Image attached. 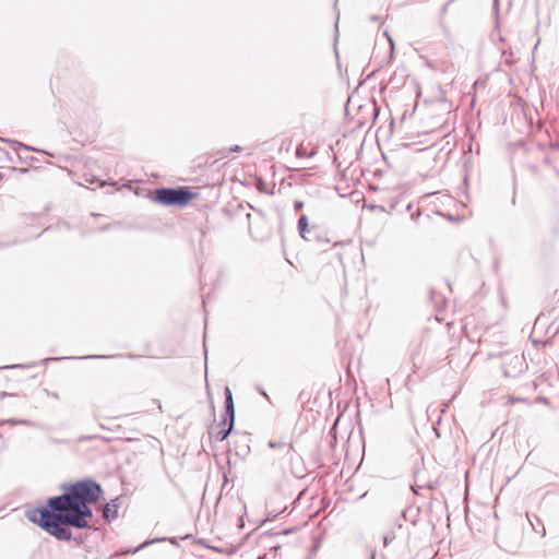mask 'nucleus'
<instances>
[{
  "label": "nucleus",
  "instance_id": "1",
  "mask_svg": "<svg viewBox=\"0 0 559 559\" xmlns=\"http://www.w3.org/2000/svg\"><path fill=\"white\" fill-rule=\"evenodd\" d=\"M59 488V495L26 510L25 518L60 542L74 539L72 528L96 531L98 521L93 506L105 500L102 485L92 477H84L64 481ZM75 542L80 545L84 538L79 536Z\"/></svg>",
  "mask_w": 559,
  "mask_h": 559
},
{
  "label": "nucleus",
  "instance_id": "2",
  "mask_svg": "<svg viewBox=\"0 0 559 559\" xmlns=\"http://www.w3.org/2000/svg\"><path fill=\"white\" fill-rule=\"evenodd\" d=\"M145 197L164 206L183 207L194 199L195 193L189 187H159L148 191Z\"/></svg>",
  "mask_w": 559,
  "mask_h": 559
},
{
  "label": "nucleus",
  "instance_id": "3",
  "mask_svg": "<svg viewBox=\"0 0 559 559\" xmlns=\"http://www.w3.org/2000/svg\"><path fill=\"white\" fill-rule=\"evenodd\" d=\"M224 397V413L218 425L221 430L215 435V439L221 442L230 436L235 426V403L229 386H225Z\"/></svg>",
  "mask_w": 559,
  "mask_h": 559
},
{
  "label": "nucleus",
  "instance_id": "4",
  "mask_svg": "<svg viewBox=\"0 0 559 559\" xmlns=\"http://www.w3.org/2000/svg\"><path fill=\"white\" fill-rule=\"evenodd\" d=\"M501 367L503 369V376L512 379L519 378L528 369L525 357L514 352L501 354Z\"/></svg>",
  "mask_w": 559,
  "mask_h": 559
},
{
  "label": "nucleus",
  "instance_id": "5",
  "mask_svg": "<svg viewBox=\"0 0 559 559\" xmlns=\"http://www.w3.org/2000/svg\"><path fill=\"white\" fill-rule=\"evenodd\" d=\"M297 229L299 236L308 242L318 243V249L325 250V247L330 243V239L322 236L317 226H309V219L306 214L299 216L297 222Z\"/></svg>",
  "mask_w": 559,
  "mask_h": 559
},
{
  "label": "nucleus",
  "instance_id": "6",
  "mask_svg": "<svg viewBox=\"0 0 559 559\" xmlns=\"http://www.w3.org/2000/svg\"><path fill=\"white\" fill-rule=\"evenodd\" d=\"M120 508V498L116 497L105 503L103 507V518L106 523H111L118 518V511Z\"/></svg>",
  "mask_w": 559,
  "mask_h": 559
},
{
  "label": "nucleus",
  "instance_id": "7",
  "mask_svg": "<svg viewBox=\"0 0 559 559\" xmlns=\"http://www.w3.org/2000/svg\"><path fill=\"white\" fill-rule=\"evenodd\" d=\"M419 508L409 507L402 512L405 521H409L412 525H416L419 516Z\"/></svg>",
  "mask_w": 559,
  "mask_h": 559
},
{
  "label": "nucleus",
  "instance_id": "8",
  "mask_svg": "<svg viewBox=\"0 0 559 559\" xmlns=\"http://www.w3.org/2000/svg\"><path fill=\"white\" fill-rule=\"evenodd\" d=\"M155 543H170L174 546H179L177 539L174 537H157V538L147 539L145 542H142L141 548L143 550L144 548H146Z\"/></svg>",
  "mask_w": 559,
  "mask_h": 559
},
{
  "label": "nucleus",
  "instance_id": "9",
  "mask_svg": "<svg viewBox=\"0 0 559 559\" xmlns=\"http://www.w3.org/2000/svg\"><path fill=\"white\" fill-rule=\"evenodd\" d=\"M131 227H132L131 224H128L123 221H117L114 223L103 225L102 227H99L98 230L104 233V231L111 230V229H121V228H131Z\"/></svg>",
  "mask_w": 559,
  "mask_h": 559
},
{
  "label": "nucleus",
  "instance_id": "10",
  "mask_svg": "<svg viewBox=\"0 0 559 559\" xmlns=\"http://www.w3.org/2000/svg\"><path fill=\"white\" fill-rule=\"evenodd\" d=\"M534 520L536 521V524L533 522V520H531L528 518V521L533 527V530L539 534L542 537H544L546 535V530H545V526L544 524L542 523V521L536 516L534 515Z\"/></svg>",
  "mask_w": 559,
  "mask_h": 559
},
{
  "label": "nucleus",
  "instance_id": "11",
  "mask_svg": "<svg viewBox=\"0 0 559 559\" xmlns=\"http://www.w3.org/2000/svg\"><path fill=\"white\" fill-rule=\"evenodd\" d=\"M117 357H120V355H97V354H94V355H85V356H82V357H78L79 359H109V358H117Z\"/></svg>",
  "mask_w": 559,
  "mask_h": 559
},
{
  "label": "nucleus",
  "instance_id": "12",
  "mask_svg": "<svg viewBox=\"0 0 559 559\" xmlns=\"http://www.w3.org/2000/svg\"><path fill=\"white\" fill-rule=\"evenodd\" d=\"M383 35L388 38V40L390 43L389 61H391L394 58V49H395L394 40L386 31H384Z\"/></svg>",
  "mask_w": 559,
  "mask_h": 559
},
{
  "label": "nucleus",
  "instance_id": "13",
  "mask_svg": "<svg viewBox=\"0 0 559 559\" xmlns=\"http://www.w3.org/2000/svg\"><path fill=\"white\" fill-rule=\"evenodd\" d=\"M35 365H36L35 362H32V364H14V365H9V366L0 367V369H17V368L24 369V368L34 367Z\"/></svg>",
  "mask_w": 559,
  "mask_h": 559
},
{
  "label": "nucleus",
  "instance_id": "14",
  "mask_svg": "<svg viewBox=\"0 0 559 559\" xmlns=\"http://www.w3.org/2000/svg\"><path fill=\"white\" fill-rule=\"evenodd\" d=\"M365 207L369 209L372 212H382V213L386 212L385 207L380 204H365Z\"/></svg>",
  "mask_w": 559,
  "mask_h": 559
},
{
  "label": "nucleus",
  "instance_id": "15",
  "mask_svg": "<svg viewBox=\"0 0 559 559\" xmlns=\"http://www.w3.org/2000/svg\"><path fill=\"white\" fill-rule=\"evenodd\" d=\"M257 189L259 190V192L269 193V191L266 190V183L261 178L257 180Z\"/></svg>",
  "mask_w": 559,
  "mask_h": 559
},
{
  "label": "nucleus",
  "instance_id": "16",
  "mask_svg": "<svg viewBox=\"0 0 559 559\" xmlns=\"http://www.w3.org/2000/svg\"><path fill=\"white\" fill-rule=\"evenodd\" d=\"M48 442L51 443V444H68L70 443L69 440L67 439H58V438H55V437H48Z\"/></svg>",
  "mask_w": 559,
  "mask_h": 559
},
{
  "label": "nucleus",
  "instance_id": "17",
  "mask_svg": "<svg viewBox=\"0 0 559 559\" xmlns=\"http://www.w3.org/2000/svg\"><path fill=\"white\" fill-rule=\"evenodd\" d=\"M267 445H269V448H271V449H277V448H283V447H285V443H284V442H282V441H273V440H271V441H269Z\"/></svg>",
  "mask_w": 559,
  "mask_h": 559
},
{
  "label": "nucleus",
  "instance_id": "18",
  "mask_svg": "<svg viewBox=\"0 0 559 559\" xmlns=\"http://www.w3.org/2000/svg\"><path fill=\"white\" fill-rule=\"evenodd\" d=\"M453 1H454V0H449L448 2H445V3L441 7L440 12H439L440 17H442V16L447 13L449 5H450Z\"/></svg>",
  "mask_w": 559,
  "mask_h": 559
},
{
  "label": "nucleus",
  "instance_id": "19",
  "mask_svg": "<svg viewBox=\"0 0 559 559\" xmlns=\"http://www.w3.org/2000/svg\"><path fill=\"white\" fill-rule=\"evenodd\" d=\"M498 546L509 552H514L515 549L518 548L516 545H498Z\"/></svg>",
  "mask_w": 559,
  "mask_h": 559
},
{
  "label": "nucleus",
  "instance_id": "20",
  "mask_svg": "<svg viewBox=\"0 0 559 559\" xmlns=\"http://www.w3.org/2000/svg\"><path fill=\"white\" fill-rule=\"evenodd\" d=\"M305 205V202L301 200H295L294 202V210L295 212H299Z\"/></svg>",
  "mask_w": 559,
  "mask_h": 559
},
{
  "label": "nucleus",
  "instance_id": "21",
  "mask_svg": "<svg viewBox=\"0 0 559 559\" xmlns=\"http://www.w3.org/2000/svg\"><path fill=\"white\" fill-rule=\"evenodd\" d=\"M138 551H140V546L134 548L121 549L120 554H136Z\"/></svg>",
  "mask_w": 559,
  "mask_h": 559
},
{
  "label": "nucleus",
  "instance_id": "22",
  "mask_svg": "<svg viewBox=\"0 0 559 559\" xmlns=\"http://www.w3.org/2000/svg\"><path fill=\"white\" fill-rule=\"evenodd\" d=\"M383 545L386 547L394 539V535L386 534L383 536Z\"/></svg>",
  "mask_w": 559,
  "mask_h": 559
},
{
  "label": "nucleus",
  "instance_id": "23",
  "mask_svg": "<svg viewBox=\"0 0 559 559\" xmlns=\"http://www.w3.org/2000/svg\"><path fill=\"white\" fill-rule=\"evenodd\" d=\"M61 359H63V357H48V358L43 359V360L40 361V364L46 365V364H48L49 361H59V360H61Z\"/></svg>",
  "mask_w": 559,
  "mask_h": 559
},
{
  "label": "nucleus",
  "instance_id": "24",
  "mask_svg": "<svg viewBox=\"0 0 559 559\" xmlns=\"http://www.w3.org/2000/svg\"><path fill=\"white\" fill-rule=\"evenodd\" d=\"M84 178H85V181L90 182V183H94L96 181H99V179L96 176H94V175H90V176L84 175Z\"/></svg>",
  "mask_w": 559,
  "mask_h": 559
},
{
  "label": "nucleus",
  "instance_id": "25",
  "mask_svg": "<svg viewBox=\"0 0 559 559\" xmlns=\"http://www.w3.org/2000/svg\"><path fill=\"white\" fill-rule=\"evenodd\" d=\"M242 151V147L240 145H233L228 148V152L229 153H239Z\"/></svg>",
  "mask_w": 559,
  "mask_h": 559
},
{
  "label": "nucleus",
  "instance_id": "26",
  "mask_svg": "<svg viewBox=\"0 0 559 559\" xmlns=\"http://www.w3.org/2000/svg\"><path fill=\"white\" fill-rule=\"evenodd\" d=\"M155 357V355L148 349V347L142 348V357Z\"/></svg>",
  "mask_w": 559,
  "mask_h": 559
},
{
  "label": "nucleus",
  "instance_id": "27",
  "mask_svg": "<svg viewBox=\"0 0 559 559\" xmlns=\"http://www.w3.org/2000/svg\"><path fill=\"white\" fill-rule=\"evenodd\" d=\"M144 439H145V441H146L147 443H150L151 445H153L154 443H156V442H157V440H156L155 438L151 437V436H145V437H144Z\"/></svg>",
  "mask_w": 559,
  "mask_h": 559
},
{
  "label": "nucleus",
  "instance_id": "28",
  "mask_svg": "<svg viewBox=\"0 0 559 559\" xmlns=\"http://www.w3.org/2000/svg\"><path fill=\"white\" fill-rule=\"evenodd\" d=\"M47 395L55 399V400H58L59 399V395L57 392H49L48 390H45Z\"/></svg>",
  "mask_w": 559,
  "mask_h": 559
},
{
  "label": "nucleus",
  "instance_id": "29",
  "mask_svg": "<svg viewBox=\"0 0 559 559\" xmlns=\"http://www.w3.org/2000/svg\"><path fill=\"white\" fill-rule=\"evenodd\" d=\"M17 157H19L21 160H31V162H32V160H34V159H35V157H33V156H26V157L24 158V157H22L20 154H17Z\"/></svg>",
  "mask_w": 559,
  "mask_h": 559
},
{
  "label": "nucleus",
  "instance_id": "30",
  "mask_svg": "<svg viewBox=\"0 0 559 559\" xmlns=\"http://www.w3.org/2000/svg\"><path fill=\"white\" fill-rule=\"evenodd\" d=\"M243 526H245L243 518H242V516H240V518L238 519V527H239V528H242Z\"/></svg>",
  "mask_w": 559,
  "mask_h": 559
},
{
  "label": "nucleus",
  "instance_id": "31",
  "mask_svg": "<svg viewBox=\"0 0 559 559\" xmlns=\"http://www.w3.org/2000/svg\"><path fill=\"white\" fill-rule=\"evenodd\" d=\"M21 147L25 151H35L32 146L29 145H26V144H21Z\"/></svg>",
  "mask_w": 559,
  "mask_h": 559
},
{
  "label": "nucleus",
  "instance_id": "32",
  "mask_svg": "<svg viewBox=\"0 0 559 559\" xmlns=\"http://www.w3.org/2000/svg\"><path fill=\"white\" fill-rule=\"evenodd\" d=\"M493 8L496 10V13L498 14V12H499V0H493Z\"/></svg>",
  "mask_w": 559,
  "mask_h": 559
},
{
  "label": "nucleus",
  "instance_id": "33",
  "mask_svg": "<svg viewBox=\"0 0 559 559\" xmlns=\"http://www.w3.org/2000/svg\"><path fill=\"white\" fill-rule=\"evenodd\" d=\"M152 403H153V404H155V405H156V407H157L159 411L162 409V404H160V402H159V401L153 400V402H152Z\"/></svg>",
  "mask_w": 559,
  "mask_h": 559
},
{
  "label": "nucleus",
  "instance_id": "34",
  "mask_svg": "<svg viewBox=\"0 0 559 559\" xmlns=\"http://www.w3.org/2000/svg\"><path fill=\"white\" fill-rule=\"evenodd\" d=\"M13 394L11 393H8V392H1L0 393V397L3 399V397H7V396H12Z\"/></svg>",
  "mask_w": 559,
  "mask_h": 559
},
{
  "label": "nucleus",
  "instance_id": "35",
  "mask_svg": "<svg viewBox=\"0 0 559 559\" xmlns=\"http://www.w3.org/2000/svg\"><path fill=\"white\" fill-rule=\"evenodd\" d=\"M377 70H372L365 79V81L369 80L370 78H372L374 75Z\"/></svg>",
  "mask_w": 559,
  "mask_h": 559
},
{
  "label": "nucleus",
  "instance_id": "36",
  "mask_svg": "<svg viewBox=\"0 0 559 559\" xmlns=\"http://www.w3.org/2000/svg\"><path fill=\"white\" fill-rule=\"evenodd\" d=\"M419 216H420V211H417L416 213L412 214V216H411V217H412L413 219H417V217H419Z\"/></svg>",
  "mask_w": 559,
  "mask_h": 559
},
{
  "label": "nucleus",
  "instance_id": "37",
  "mask_svg": "<svg viewBox=\"0 0 559 559\" xmlns=\"http://www.w3.org/2000/svg\"><path fill=\"white\" fill-rule=\"evenodd\" d=\"M11 170H13V171H14V170H17V168L12 167V168H11ZM19 171H20V173H26V171H27V169H26V168H19Z\"/></svg>",
  "mask_w": 559,
  "mask_h": 559
},
{
  "label": "nucleus",
  "instance_id": "38",
  "mask_svg": "<svg viewBox=\"0 0 559 559\" xmlns=\"http://www.w3.org/2000/svg\"><path fill=\"white\" fill-rule=\"evenodd\" d=\"M296 155H297L298 157L302 156V148L297 147V150H296Z\"/></svg>",
  "mask_w": 559,
  "mask_h": 559
},
{
  "label": "nucleus",
  "instance_id": "39",
  "mask_svg": "<svg viewBox=\"0 0 559 559\" xmlns=\"http://www.w3.org/2000/svg\"><path fill=\"white\" fill-rule=\"evenodd\" d=\"M369 19H370V21L376 22V21H378V20H379V16H377V15H371Z\"/></svg>",
  "mask_w": 559,
  "mask_h": 559
},
{
  "label": "nucleus",
  "instance_id": "40",
  "mask_svg": "<svg viewBox=\"0 0 559 559\" xmlns=\"http://www.w3.org/2000/svg\"><path fill=\"white\" fill-rule=\"evenodd\" d=\"M338 19H340V14L337 13V16H336V23H335V29L337 31V26H338Z\"/></svg>",
  "mask_w": 559,
  "mask_h": 559
},
{
  "label": "nucleus",
  "instance_id": "41",
  "mask_svg": "<svg viewBox=\"0 0 559 559\" xmlns=\"http://www.w3.org/2000/svg\"><path fill=\"white\" fill-rule=\"evenodd\" d=\"M440 26L442 27V29H443L444 32H447V31H448V29H447V27H445V25H444V23H443L442 21L440 22Z\"/></svg>",
  "mask_w": 559,
  "mask_h": 559
},
{
  "label": "nucleus",
  "instance_id": "42",
  "mask_svg": "<svg viewBox=\"0 0 559 559\" xmlns=\"http://www.w3.org/2000/svg\"><path fill=\"white\" fill-rule=\"evenodd\" d=\"M369 559H376V551H371Z\"/></svg>",
  "mask_w": 559,
  "mask_h": 559
},
{
  "label": "nucleus",
  "instance_id": "43",
  "mask_svg": "<svg viewBox=\"0 0 559 559\" xmlns=\"http://www.w3.org/2000/svg\"><path fill=\"white\" fill-rule=\"evenodd\" d=\"M87 439H90V437L82 436V437L79 439V441H83V440H87Z\"/></svg>",
  "mask_w": 559,
  "mask_h": 559
},
{
  "label": "nucleus",
  "instance_id": "44",
  "mask_svg": "<svg viewBox=\"0 0 559 559\" xmlns=\"http://www.w3.org/2000/svg\"><path fill=\"white\" fill-rule=\"evenodd\" d=\"M134 193H135V195H140V188H135Z\"/></svg>",
  "mask_w": 559,
  "mask_h": 559
},
{
  "label": "nucleus",
  "instance_id": "45",
  "mask_svg": "<svg viewBox=\"0 0 559 559\" xmlns=\"http://www.w3.org/2000/svg\"><path fill=\"white\" fill-rule=\"evenodd\" d=\"M190 537H192V535H191V534H187V535H185L181 539H188V538H190Z\"/></svg>",
  "mask_w": 559,
  "mask_h": 559
},
{
  "label": "nucleus",
  "instance_id": "46",
  "mask_svg": "<svg viewBox=\"0 0 559 559\" xmlns=\"http://www.w3.org/2000/svg\"><path fill=\"white\" fill-rule=\"evenodd\" d=\"M247 219H248L249 223L251 222V214L250 213L247 214Z\"/></svg>",
  "mask_w": 559,
  "mask_h": 559
},
{
  "label": "nucleus",
  "instance_id": "47",
  "mask_svg": "<svg viewBox=\"0 0 559 559\" xmlns=\"http://www.w3.org/2000/svg\"><path fill=\"white\" fill-rule=\"evenodd\" d=\"M260 394H262L263 396L267 397L266 393L263 390H260Z\"/></svg>",
  "mask_w": 559,
  "mask_h": 559
},
{
  "label": "nucleus",
  "instance_id": "48",
  "mask_svg": "<svg viewBox=\"0 0 559 559\" xmlns=\"http://www.w3.org/2000/svg\"><path fill=\"white\" fill-rule=\"evenodd\" d=\"M224 478H225V480H224L223 487H224V486L226 485V483L228 481V478L226 477V475H224Z\"/></svg>",
  "mask_w": 559,
  "mask_h": 559
},
{
  "label": "nucleus",
  "instance_id": "49",
  "mask_svg": "<svg viewBox=\"0 0 559 559\" xmlns=\"http://www.w3.org/2000/svg\"><path fill=\"white\" fill-rule=\"evenodd\" d=\"M447 217H448V219H450V221H453V219H454L452 215H448Z\"/></svg>",
  "mask_w": 559,
  "mask_h": 559
},
{
  "label": "nucleus",
  "instance_id": "50",
  "mask_svg": "<svg viewBox=\"0 0 559 559\" xmlns=\"http://www.w3.org/2000/svg\"><path fill=\"white\" fill-rule=\"evenodd\" d=\"M4 178V175L0 173V181Z\"/></svg>",
  "mask_w": 559,
  "mask_h": 559
},
{
  "label": "nucleus",
  "instance_id": "51",
  "mask_svg": "<svg viewBox=\"0 0 559 559\" xmlns=\"http://www.w3.org/2000/svg\"><path fill=\"white\" fill-rule=\"evenodd\" d=\"M257 213H258L259 215H261V216L263 215V213H262V211H261V210H258V211H257Z\"/></svg>",
  "mask_w": 559,
  "mask_h": 559
},
{
  "label": "nucleus",
  "instance_id": "52",
  "mask_svg": "<svg viewBox=\"0 0 559 559\" xmlns=\"http://www.w3.org/2000/svg\"><path fill=\"white\" fill-rule=\"evenodd\" d=\"M289 530L283 531L282 534H288Z\"/></svg>",
  "mask_w": 559,
  "mask_h": 559
},
{
  "label": "nucleus",
  "instance_id": "53",
  "mask_svg": "<svg viewBox=\"0 0 559 559\" xmlns=\"http://www.w3.org/2000/svg\"><path fill=\"white\" fill-rule=\"evenodd\" d=\"M5 246H7L5 243H0V249L4 248Z\"/></svg>",
  "mask_w": 559,
  "mask_h": 559
},
{
  "label": "nucleus",
  "instance_id": "54",
  "mask_svg": "<svg viewBox=\"0 0 559 559\" xmlns=\"http://www.w3.org/2000/svg\"><path fill=\"white\" fill-rule=\"evenodd\" d=\"M93 216H100V214L92 213Z\"/></svg>",
  "mask_w": 559,
  "mask_h": 559
},
{
  "label": "nucleus",
  "instance_id": "55",
  "mask_svg": "<svg viewBox=\"0 0 559 559\" xmlns=\"http://www.w3.org/2000/svg\"><path fill=\"white\" fill-rule=\"evenodd\" d=\"M258 559H262L261 557H259Z\"/></svg>",
  "mask_w": 559,
  "mask_h": 559
}]
</instances>
